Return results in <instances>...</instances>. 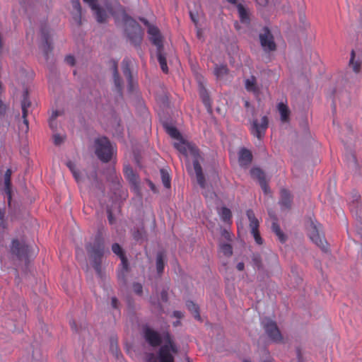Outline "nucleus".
I'll return each instance as SVG.
<instances>
[{
    "instance_id": "1",
    "label": "nucleus",
    "mask_w": 362,
    "mask_h": 362,
    "mask_svg": "<svg viewBox=\"0 0 362 362\" xmlns=\"http://www.w3.org/2000/svg\"><path fill=\"white\" fill-rule=\"evenodd\" d=\"M85 248L90 260L97 275L102 278L103 276V259L105 252V240L100 230H98L92 242L87 243Z\"/></svg>"
},
{
    "instance_id": "2",
    "label": "nucleus",
    "mask_w": 362,
    "mask_h": 362,
    "mask_svg": "<svg viewBox=\"0 0 362 362\" xmlns=\"http://www.w3.org/2000/svg\"><path fill=\"white\" fill-rule=\"evenodd\" d=\"M178 142L174 144L175 148L182 154L187 156L190 153L194 157L193 166L196 174L197 183L202 188L205 187V178L202 172V168L199 163L201 156L199 149L189 143H186L183 139H177Z\"/></svg>"
},
{
    "instance_id": "3",
    "label": "nucleus",
    "mask_w": 362,
    "mask_h": 362,
    "mask_svg": "<svg viewBox=\"0 0 362 362\" xmlns=\"http://www.w3.org/2000/svg\"><path fill=\"white\" fill-rule=\"evenodd\" d=\"M122 20L125 26V33L130 42L139 47L142 42L144 32L140 25L132 17L124 13Z\"/></svg>"
},
{
    "instance_id": "4",
    "label": "nucleus",
    "mask_w": 362,
    "mask_h": 362,
    "mask_svg": "<svg viewBox=\"0 0 362 362\" xmlns=\"http://www.w3.org/2000/svg\"><path fill=\"white\" fill-rule=\"evenodd\" d=\"M148 34L150 35L149 40L156 46V54L158 61L160 64V68L164 73L168 72V67L165 56L163 53V45L162 37L158 28L156 26H149L148 29Z\"/></svg>"
},
{
    "instance_id": "5",
    "label": "nucleus",
    "mask_w": 362,
    "mask_h": 362,
    "mask_svg": "<svg viewBox=\"0 0 362 362\" xmlns=\"http://www.w3.org/2000/svg\"><path fill=\"white\" fill-rule=\"evenodd\" d=\"M95 153L104 163L109 162L112 156V148L107 137H100L95 140Z\"/></svg>"
},
{
    "instance_id": "6",
    "label": "nucleus",
    "mask_w": 362,
    "mask_h": 362,
    "mask_svg": "<svg viewBox=\"0 0 362 362\" xmlns=\"http://www.w3.org/2000/svg\"><path fill=\"white\" fill-rule=\"evenodd\" d=\"M261 326L268 338L274 343H283L284 338L275 321L265 317L261 321Z\"/></svg>"
},
{
    "instance_id": "7",
    "label": "nucleus",
    "mask_w": 362,
    "mask_h": 362,
    "mask_svg": "<svg viewBox=\"0 0 362 362\" xmlns=\"http://www.w3.org/2000/svg\"><path fill=\"white\" fill-rule=\"evenodd\" d=\"M261 47L265 52H274L276 49V45L274 36L267 27H264L259 34Z\"/></svg>"
},
{
    "instance_id": "8",
    "label": "nucleus",
    "mask_w": 362,
    "mask_h": 362,
    "mask_svg": "<svg viewBox=\"0 0 362 362\" xmlns=\"http://www.w3.org/2000/svg\"><path fill=\"white\" fill-rule=\"evenodd\" d=\"M307 228L310 240L319 247L325 250L327 242L320 236L317 222L310 219Z\"/></svg>"
},
{
    "instance_id": "9",
    "label": "nucleus",
    "mask_w": 362,
    "mask_h": 362,
    "mask_svg": "<svg viewBox=\"0 0 362 362\" xmlns=\"http://www.w3.org/2000/svg\"><path fill=\"white\" fill-rule=\"evenodd\" d=\"M269 126V119L267 116H263L260 122L258 119H253L251 126V133L253 136L261 140L265 135Z\"/></svg>"
},
{
    "instance_id": "10",
    "label": "nucleus",
    "mask_w": 362,
    "mask_h": 362,
    "mask_svg": "<svg viewBox=\"0 0 362 362\" xmlns=\"http://www.w3.org/2000/svg\"><path fill=\"white\" fill-rule=\"evenodd\" d=\"M98 23H107L110 14H114V9L112 5L109 3L105 4V8L98 5L92 10Z\"/></svg>"
},
{
    "instance_id": "11",
    "label": "nucleus",
    "mask_w": 362,
    "mask_h": 362,
    "mask_svg": "<svg viewBox=\"0 0 362 362\" xmlns=\"http://www.w3.org/2000/svg\"><path fill=\"white\" fill-rule=\"evenodd\" d=\"M11 252L16 255L20 260H27L30 252V248L28 245L23 243L19 242L18 240H13L12 241Z\"/></svg>"
},
{
    "instance_id": "12",
    "label": "nucleus",
    "mask_w": 362,
    "mask_h": 362,
    "mask_svg": "<svg viewBox=\"0 0 362 362\" xmlns=\"http://www.w3.org/2000/svg\"><path fill=\"white\" fill-rule=\"evenodd\" d=\"M247 216L250 221V227L251 228V233L252 234L255 242L258 245L262 244V239L260 236L259 232L258 230L259 228V221L255 216V214L252 210L249 209L247 211Z\"/></svg>"
},
{
    "instance_id": "13",
    "label": "nucleus",
    "mask_w": 362,
    "mask_h": 362,
    "mask_svg": "<svg viewBox=\"0 0 362 362\" xmlns=\"http://www.w3.org/2000/svg\"><path fill=\"white\" fill-rule=\"evenodd\" d=\"M144 337L146 341L152 346H158L162 342L160 334L150 327L144 329Z\"/></svg>"
},
{
    "instance_id": "14",
    "label": "nucleus",
    "mask_w": 362,
    "mask_h": 362,
    "mask_svg": "<svg viewBox=\"0 0 362 362\" xmlns=\"http://www.w3.org/2000/svg\"><path fill=\"white\" fill-rule=\"evenodd\" d=\"M251 176L254 179H257L262 189L265 193L268 192L269 187L266 181L264 173L259 168H252L250 170Z\"/></svg>"
},
{
    "instance_id": "15",
    "label": "nucleus",
    "mask_w": 362,
    "mask_h": 362,
    "mask_svg": "<svg viewBox=\"0 0 362 362\" xmlns=\"http://www.w3.org/2000/svg\"><path fill=\"white\" fill-rule=\"evenodd\" d=\"M41 35L43 40V43L42 45V49L43 51L46 59H47L49 53L52 51V46L51 45L49 32L46 28H42Z\"/></svg>"
},
{
    "instance_id": "16",
    "label": "nucleus",
    "mask_w": 362,
    "mask_h": 362,
    "mask_svg": "<svg viewBox=\"0 0 362 362\" xmlns=\"http://www.w3.org/2000/svg\"><path fill=\"white\" fill-rule=\"evenodd\" d=\"M245 88L247 92L252 93L255 97H258L261 93L257 78L254 76H251L245 80Z\"/></svg>"
},
{
    "instance_id": "17",
    "label": "nucleus",
    "mask_w": 362,
    "mask_h": 362,
    "mask_svg": "<svg viewBox=\"0 0 362 362\" xmlns=\"http://www.w3.org/2000/svg\"><path fill=\"white\" fill-rule=\"evenodd\" d=\"M252 154L245 148H242L238 153V162L241 166H247L252 163Z\"/></svg>"
},
{
    "instance_id": "18",
    "label": "nucleus",
    "mask_w": 362,
    "mask_h": 362,
    "mask_svg": "<svg viewBox=\"0 0 362 362\" xmlns=\"http://www.w3.org/2000/svg\"><path fill=\"white\" fill-rule=\"evenodd\" d=\"M279 203L282 208L289 209L291 207L292 196L288 190L286 189H281V197Z\"/></svg>"
},
{
    "instance_id": "19",
    "label": "nucleus",
    "mask_w": 362,
    "mask_h": 362,
    "mask_svg": "<svg viewBox=\"0 0 362 362\" xmlns=\"http://www.w3.org/2000/svg\"><path fill=\"white\" fill-rule=\"evenodd\" d=\"M112 75H113V81L114 84L116 88L117 92L119 94H122V88H123V82L122 79L119 76L118 69H117V64L116 62L113 63L112 65Z\"/></svg>"
},
{
    "instance_id": "20",
    "label": "nucleus",
    "mask_w": 362,
    "mask_h": 362,
    "mask_svg": "<svg viewBox=\"0 0 362 362\" xmlns=\"http://www.w3.org/2000/svg\"><path fill=\"white\" fill-rule=\"evenodd\" d=\"M199 93L200 98L209 112H211V103L208 91L203 83H199Z\"/></svg>"
},
{
    "instance_id": "21",
    "label": "nucleus",
    "mask_w": 362,
    "mask_h": 362,
    "mask_svg": "<svg viewBox=\"0 0 362 362\" xmlns=\"http://www.w3.org/2000/svg\"><path fill=\"white\" fill-rule=\"evenodd\" d=\"M158 357L160 362H174V358L169 353L168 345H164L160 347L158 351Z\"/></svg>"
},
{
    "instance_id": "22",
    "label": "nucleus",
    "mask_w": 362,
    "mask_h": 362,
    "mask_svg": "<svg viewBox=\"0 0 362 362\" xmlns=\"http://www.w3.org/2000/svg\"><path fill=\"white\" fill-rule=\"evenodd\" d=\"M12 171L11 169H7L4 174V190L8 197V203L11 199V177Z\"/></svg>"
},
{
    "instance_id": "23",
    "label": "nucleus",
    "mask_w": 362,
    "mask_h": 362,
    "mask_svg": "<svg viewBox=\"0 0 362 362\" xmlns=\"http://www.w3.org/2000/svg\"><path fill=\"white\" fill-rule=\"evenodd\" d=\"M29 93L28 90L25 88L23 93V99L21 101V108H22V117H25L28 116V109L30 107L31 103L29 100Z\"/></svg>"
},
{
    "instance_id": "24",
    "label": "nucleus",
    "mask_w": 362,
    "mask_h": 362,
    "mask_svg": "<svg viewBox=\"0 0 362 362\" xmlns=\"http://www.w3.org/2000/svg\"><path fill=\"white\" fill-rule=\"evenodd\" d=\"M131 62L128 59H124L122 62V69L124 76L127 78L129 86H132V75L130 69Z\"/></svg>"
},
{
    "instance_id": "25",
    "label": "nucleus",
    "mask_w": 362,
    "mask_h": 362,
    "mask_svg": "<svg viewBox=\"0 0 362 362\" xmlns=\"http://www.w3.org/2000/svg\"><path fill=\"white\" fill-rule=\"evenodd\" d=\"M124 172L127 179L130 183L134 185H136L139 183L138 176L131 166L126 165L124 168Z\"/></svg>"
},
{
    "instance_id": "26",
    "label": "nucleus",
    "mask_w": 362,
    "mask_h": 362,
    "mask_svg": "<svg viewBox=\"0 0 362 362\" xmlns=\"http://www.w3.org/2000/svg\"><path fill=\"white\" fill-rule=\"evenodd\" d=\"M238 11L241 23L248 25L250 21V14L247 9L241 4L237 5Z\"/></svg>"
},
{
    "instance_id": "27",
    "label": "nucleus",
    "mask_w": 362,
    "mask_h": 362,
    "mask_svg": "<svg viewBox=\"0 0 362 362\" xmlns=\"http://www.w3.org/2000/svg\"><path fill=\"white\" fill-rule=\"evenodd\" d=\"M112 251L113 252V253L118 255L122 259L123 269L127 272V267H128V264H127L126 258L124 256V252H123V250H122L121 246L118 243L112 244Z\"/></svg>"
},
{
    "instance_id": "28",
    "label": "nucleus",
    "mask_w": 362,
    "mask_h": 362,
    "mask_svg": "<svg viewBox=\"0 0 362 362\" xmlns=\"http://www.w3.org/2000/svg\"><path fill=\"white\" fill-rule=\"evenodd\" d=\"M272 230L276 235L279 240L281 243H284L286 240V236L282 232L279 225L277 223V217L276 216H274V221L272 225Z\"/></svg>"
},
{
    "instance_id": "29",
    "label": "nucleus",
    "mask_w": 362,
    "mask_h": 362,
    "mask_svg": "<svg viewBox=\"0 0 362 362\" xmlns=\"http://www.w3.org/2000/svg\"><path fill=\"white\" fill-rule=\"evenodd\" d=\"M277 107L281 115V120L282 122H288L290 115V110L288 106L281 102L278 104Z\"/></svg>"
},
{
    "instance_id": "30",
    "label": "nucleus",
    "mask_w": 362,
    "mask_h": 362,
    "mask_svg": "<svg viewBox=\"0 0 362 362\" xmlns=\"http://www.w3.org/2000/svg\"><path fill=\"white\" fill-rule=\"evenodd\" d=\"M132 236L133 238L138 242H143L146 240V233L143 227L134 228Z\"/></svg>"
},
{
    "instance_id": "31",
    "label": "nucleus",
    "mask_w": 362,
    "mask_h": 362,
    "mask_svg": "<svg viewBox=\"0 0 362 362\" xmlns=\"http://www.w3.org/2000/svg\"><path fill=\"white\" fill-rule=\"evenodd\" d=\"M186 306L187 309L191 312V313L194 315V317L197 319L200 320L201 317L199 315V308L197 304H195L192 300H187L186 302Z\"/></svg>"
},
{
    "instance_id": "32",
    "label": "nucleus",
    "mask_w": 362,
    "mask_h": 362,
    "mask_svg": "<svg viewBox=\"0 0 362 362\" xmlns=\"http://www.w3.org/2000/svg\"><path fill=\"white\" fill-rule=\"evenodd\" d=\"M164 266V256L163 254L160 252L156 255V270L159 275L163 272Z\"/></svg>"
},
{
    "instance_id": "33",
    "label": "nucleus",
    "mask_w": 362,
    "mask_h": 362,
    "mask_svg": "<svg viewBox=\"0 0 362 362\" xmlns=\"http://www.w3.org/2000/svg\"><path fill=\"white\" fill-rule=\"evenodd\" d=\"M166 132L173 139H182V136L176 127L170 125H165Z\"/></svg>"
},
{
    "instance_id": "34",
    "label": "nucleus",
    "mask_w": 362,
    "mask_h": 362,
    "mask_svg": "<svg viewBox=\"0 0 362 362\" xmlns=\"http://www.w3.org/2000/svg\"><path fill=\"white\" fill-rule=\"evenodd\" d=\"M252 262L255 267L258 270H263L264 266L262 262V257L258 253H253L252 255Z\"/></svg>"
},
{
    "instance_id": "35",
    "label": "nucleus",
    "mask_w": 362,
    "mask_h": 362,
    "mask_svg": "<svg viewBox=\"0 0 362 362\" xmlns=\"http://www.w3.org/2000/svg\"><path fill=\"white\" fill-rule=\"evenodd\" d=\"M160 175H161V180L162 182L165 187L169 189L170 187V178L169 173L167 170L164 169L160 170Z\"/></svg>"
},
{
    "instance_id": "36",
    "label": "nucleus",
    "mask_w": 362,
    "mask_h": 362,
    "mask_svg": "<svg viewBox=\"0 0 362 362\" xmlns=\"http://www.w3.org/2000/svg\"><path fill=\"white\" fill-rule=\"evenodd\" d=\"M355 57V52L354 50L351 51V59L349 61V65L352 66V69L354 72L358 73L361 69V64L358 62H354Z\"/></svg>"
},
{
    "instance_id": "37",
    "label": "nucleus",
    "mask_w": 362,
    "mask_h": 362,
    "mask_svg": "<svg viewBox=\"0 0 362 362\" xmlns=\"http://www.w3.org/2000/svg\"><path fill=\"white\" fill-rule=\"evenodd\" d=\"M220 250L226 257H230L233 255V247L230 244H221Z\"/></svg>"
},
{
    "instance_id": "38",
    "label": "nucleus",
    "mask_w": 362,
    "mask_h": 362,
    "mask_svg": "<svg viewBox=\"0 0 362 362\" xmlns=\"http://www.w3.org/2000/svg\"><path fill=\"white\" fill-rule=\"evenodd\" d=\"M221 216L223 221H229L232 217L230 210L227 207H222L221 209Z\"/></svg>"
},
{
    "instance_id": "39",
    "label": "nucleus",
    "mask_w": 362,
    "mask_h": 362,
    "mask_svg": "<svg viewBox=\"0 0 362 362\" xmlns=\"http://www.w3.org/2000/svg\"><path fill=\"white\" fill-rule=\"evenodd\" d=\"M67 167L69 168V170L71 171L74 178L77 182L79 181V173L76 169V166L74 163L71 161H69L66 163Z\"/></svg>"
},
{
    "instance_id": "40",
    "label": "nucleus",
    "mask_w": 362,
    "mask_h": 362,
    "mask_svg": "<svg viewBox=\"0 0 362 362\" xmlns=\"http://www.w3.org/2000/svg\"><path fill=\"white\" fill-rule=\"evenodd\" d=\"M228 69L226 66H221L219 67H216L214 70L215 74L218 76H222L227 74Z\"/></svg>"
},
{
    "instance_id": "41",
    "label": "nucleus",
    "mask_w": 362,
    "mask_h": 362,
    "mask_svg": "<svg viewBox=\"0 0 362 362\" xmlns=\"http://www.w3.org/2000/svg\"><path fill=\"white\" fill-rule=\"evenodd\" d=\"M23 123L19 126L21 132L26 134L29 130L28 121L27 117H23Z\"/></svg>"
},
{
    "instance_id": "42",
    "label": "nucleus",
    "mask_w": 362,
    "mask_h": 362,
    "mask_svg": "<svg viewBox=\"0 0 362 362\" xmlns=\"http://www.w3.org/2000/svg\"><path fill=\"white\" fill-rule=\"evenodd\" d=\"M64 138L61 135L56 134L53 136V142L56 146H59L64 142Z\"/></svg>"
},
{
    "instance_id": "43",
    "label": "nucleus",
    "mask_w": 362,
    "mask_h": 362,
    "mask_svg": "<svg viewBox=\"0 0 362 362\" xmlns=\"http://www.w3.org/2000/svg\"><path fill=\"white\" fill-rule=\"evenodd\" d=\"M73 19L78 25H81V11H77L73 14Z\"/></svg>"
},
{
    "instance_id": "44",
    "label": "nucleus",
    "mask_w": 362,
    "mask_h": 362,
    "mask_svg": "<svg viewBox=\"0 0 362 362\" xmlns=\"http://www.w3.org/2000/svg\"><path fill=\"white\" fill-rule=\"evenodd\" d=\"M146 362H158L155 354L153 353H147L146 354Z\"/></svg>"
},
{
    "instance_id": "45",
    "label": "nucleus",
    "mask_w": 362,
    "mask_h": 362,
    "mask_svg": "<svg viewBox=\"0 0 362 362\" xmlns=\"http://www.w3.org/2000/svg\"><path fill=\"white\" fill-rule=\"evenodd\" d=\"M4 209L0 208V226L3 228H6V220L4 219Z\"/></svg>"
},
{
    "instance_id": "46",
    "label": "nucleus",
    "mask_w": 362,
    "mask_h": 362,
    "mask_svg": "<svg viewBox=\"0 0 362 362\" xmlns=\"http://www.w3.org/2000/svg\"><path fill=\"white\" fill-rule=\"evenodd\" d=\"M71 4H72L74 9L76 10V12H77V11L79 12V11H82V8H81L79 0H72Z\"/></svg>"
},
{
    "instance_id": "47",
    "label": "nucleus",
    "mask_w": 362,
    "mask_h": 362,
    "mask_svg": "<svg viewBox=\"0 0 362 362\" xmlns=\"http://www.w3.org/2000/svg\"><path fill=\"white\" fill-rule=\"evenodd\" d=\"M6 110V105L0 99V117H2L5 115Z\"/></svg>"
},
{
    "instance_id": "48",
    "label": "nucleus",
    "mask_w": 362,
    "mask_h": 362,
    "mask_svg": "<svg viewBox=\"0 0 362 362\" xmlns=\"http://www.w3.org/2000/svg\"><path fill=\"white\" fill-rule=\"evenodd\" d=\"M84 3L88 4L90 8L93 10L95 8L98 4H97V0H83Z\"/></svg>"
},
{
    "instance_id": "49",
    "label": "nucleus",
    "mask_w": 362,
    "mask_h": 362,
    "mask_svg": "<svg viewBox=\"0 0 362 362\" xmlns=\"http://www.w3.org/2000/svg\"><path fill=\"white\" fill-rule=\"evenodd\" d=\"M65 62L66 64L71 66H74L75 64V59L71 55L66 56L65 58Z\"/></svg>"
},
{
    "instance_id": "50",
    "label": "nucleus",
    "mask_w": 362,
    "mask_h": 362,
    "mask_svg": "<svg viewBox=\"0 0 362 362\" xmlns=\"http://www.w3.org/2000/svg\"><path fill=\"white\" fill-rule=\"evenodd\" d=\"M107 219L110 224L112 225L115 223V218L113 216V214L110 210H107Z\"/></svg>"
},
{
    "instance_id": "51",
    "label": "nucleus",
    "mask_w": 362,
    "mask_h": 362,
    "mask_svg": "<svg viewBox=\"0 0 362 362\" xmlns=\"http://www.w3.org/2000/svg\"><path fill=\"white\" fill-rule=\"evenodd\" d=\"M160 298L163 302H167L168 299V294L166 290H163L160 293Z\"/></svg>"
},
{
    "instance_id": "52",
    "label": "nucleus",
    "mask_w": 362,
    "mask_h": 362,
    "mask_svg": "<svg viewBox=\"0 0 362 362\" xmlns=\"http://www.w3.org/2000/svg\"><path fill=\"white\" fill-rule=\"evenodd\" d=\"M164 340L166 342V344H171L173 341L172 339H171V336L169 333H165V335H164Z\"/></svg>"
},
{
    "instance_id": "53",
    "label": "nucleus",
    "mask_w": 362,
    "mask_h": 362,
    "mask_svg": "<svg viewBox=\"0 0 362 362\" xmlns=\"http://www.w3.org/2000/svg\"><path fill=\"white\" fill-rule=\"evenodd\" d=\"M167 345L168 346L169 351H171L173 353H175V354L177 353V349L173 342H172L170 344H167Z\"/></svg>"
},
{
    "instance_id": "54",
    "label": "nucleus",
    "mask_w": 362,
    "mask_h": 362,
    "mask_svg": "<svg viewBox=\"0 0 362 362\" xmlns=\"http://www.w3.org/2000/svg\"><path fill=\"white\" fill-rule=\"evenodd\" d=\"M134 291L136 293L141 294L142 293V286L139 284H134Z\"/></svg>"
},
{
    "instance_id": "55",
    "label": "nucleus",
    "mask_w": 362,
    "mask_h": 362,
    "mask_svg": "<svg viewBox=\"0 0 362 362\" xmlns=\"http://www.w3.org/2000/svg\"><path fill=\"white\" fill-rule=\"evenodd\" d=\"M256 1V3L261 6H265L267 3H268V1L267 0H255Z\"/></svg>"
},
{
    "instance_id": "56",
    "label": "nucleus",
    "mask_w": 362,
    "mask_h": 362,
    "mask_svg": "<svg viewBox=\"0 0 362 362\" xmlns=\"http://www.w3.org/2000/svg\"><path fill=\"white\" fill-rule=\"evenodd\" d=\"M57 122L56 120H50L49 119V127L52 129L54 130L57 128Z\"/></svg>"
},
{
    "instance_id": "57",
    "label": "nucleus",
    "mask_w": 362,
    "mask_h": 362,
    "mask_svg": "<svg viewBox=\"0 0 362 362\" xmlns=\"http://www.w3.org/2000/svg\"><path fill=\"white\" fill-rule=\"evenodd\" d=\"M140 21L145 25L148 27V28H149V26H153V25H151L149 23V22L146 19V18H140Z\"/></svg>"
},
{
    "instance_id": "58",
    "label": "nucleus",
    "mask_w": 362,
    "mask_h": 362,
    "mask_svg": "<svg viewBox=\"0 0 362 362\" xmlns=\"http://www.w3.org/2000/svg\"><path fill=\"white\" fill-rule=\"evenodd\" d=\"M238 270L239 271H243L245 268V264L243 262H239L236 266Z\"/></svg>"
},
{
    "instance_id": "59",
    "label": "nucleus",
    "mask_w": 362,
    "mask_h": 362,
    "mask_svg": "<svg viewBox=\"0 0 362 362\" xmlns=\"http://www.w3.org/2000/svg\"><path fill=\"white\" fill-rule=\"evenodd\" d=\"M222 235L225 237L226 239H230V235L226 230H223Z\"/></svg>"
},
{
    "instance_id": "60",
    "label": "nucleus",
    "mask_w": 362,
    "mask_h": 362,
    "mask_svg": "<svg viewBox=\"0 0 362 362\" xmlns=\"http://www.w3.org/2000/svg\"><path fill=\"white\" fill-rule=\"evenodd\" d=\"M112 305L114 308H117V299L115 297L112 298Z\"/></svg>"
},
{
    "instance_id": "61",
    "label": "nucleus",
    "mask_w": 362,
    "mask_h": 362,
    "mask_svg": "<svg viewBox=\"0 0 362 362\" xmlns=\"http://www.w3.org/2000/svg\"><path fill=\"white\" fill-rule=\"evenodd\" d=\"M59 116V112L57 111L54 112L50 117V120H56V118Z\"/></svg>"
},
{
    "instance_id": "62",
    "label": "nucleus",
    "mask_w": 362,
    "mask_h": 362,
    "mask_svg": "<svg viewBox=\"0 0 362 362\" xmlns=\"http://www.w3.org/2000/svg\"><path fill=\"white\" fill-rule=\"evenodd\" d=\"M302 127H303V131L307 133L308 132V124L306 122H304L303 125H302Z\"/></svg>"
},
{
    "instance_id": "63",
    "label": "nucleus",
    "mask_w": 362,
    "mask_h": 362,
    "mask_svg": "<svg viewBox=\"0 0 362 362\" xmlns=\"http://www.w3.org/2000/svg\"><path fill=\"white\" fill-rule=\"evenodd\" d=\"M118 278L119 279H122V281H123V283L124 284L125 283V279H124V272H122L121 274H119L118 275Z\"/></svg>"
},
{
    "instance_id": "64",
    "label": "nucleus",
    "mask_w": 362,
    "mask_h": 362,
    "mask_svg": "<svg viewBox=\"0 0 362 362\" xmlns=\"http://www.w3.org/2000/svg\"><path fill=\"white\" fill-rule=\"evenodd\" d=\"M174 315L178 318H180L182 317V313L180 311H175Z\"/></svg>"
}]
</instances>
